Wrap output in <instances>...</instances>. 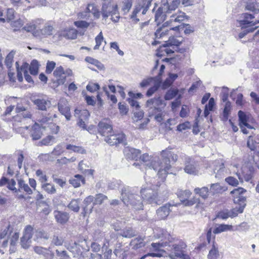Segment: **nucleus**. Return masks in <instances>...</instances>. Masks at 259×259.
<instances>
[{"mask_svg": "<svg viewBox=\"0 0 259 259\" xmlns=\"http://www.w3.org/2000/svg\"><path fill=\"white\" fill-rule=\"evenodd\" d=\"M170 0H161V5L155 13V21L158 23L168 19L162 27L158 28L155 32L156 39H163L168 35L170 30L178 31L181 28V25L175 26L168 29L165 25L172 26V23L181 22L187 19L186 14L181 11L175 12L180 4V0H173L169 3Z\"/></svg>", "mask_w": 259, "mask_h": 259, "instance_id": "1", "label": "nucleus"}, {"mask_svg": "<svg viewBox=\"0 0 259 259\" xmlns=\"http://www.w3.org/2000/svg\"><path fill=\"white\" fill-rule=\"evenodd\" d=\"M134 191V190H131L129 188H125L122 190L121 198L124 204L127 206L131 205L136 209H143L142 198L144 201L150 204H158L160 201L158 199L157 192L151 187L141 189V197L135 194Z\"/></svg>", "mask_w": 259, "mask_h": 259, "instance_id": "2", "label": "nucleus"}, {"mask_svg": "<svg viewBox=\"0 0 259 259\" xmlns=\"http://www.w3.org/2000/svg\"><path fill=\"white\" fill-rule=\"evenodd\" d=\"M161 232V234L156 233L158 238H164L167 240V255L170 259H181L184 255L187 254L186 243L181 240L176 239L164 229H158L156 230Z\"/></svg>", "mask_w": 259, "mask_h": 259, "instance_id": "3", "label": "nucleus"}, {"mask_svg": "<svg viewBox=\"0 0 259 259\" xmlns=\"http://www.w3.org/2000/svg\"><path fill=\"white\" fill-rule=\"evenodd\" d=\"M162 159L159 158L154 159L152 162V166L155 171H157V175L161 181H164L168 171L171 168L170 164V158L174 162L178 159V156L174 154L169 149H166L161 152Z\"/></svg>", "mask_w": 259, "mask_h": 259, "instance_id": "4", "label": "nucleus"}, {"mask_svg": "<svg viewBox=\"0 0 259 259\" xmlns=\"http://www.w3.org/2000/svg\"><path fill=\"white\" fill-rule=\"evenodd\" d=\"M166 106L164 101L159 97H155L147 101L146 107L150 117L154 116V119L159 122L163 121L164 116L163 109Z\"/></svg>", "mask_w": 259, "mask_h": 259, "instance_id": "5", "label": "nucleus"}, {"mask_svg": "<svg viewBox=\"0 0 259 259\" xmlns=\"http://www.w3.org/2000/svg\"><path fill=\"white\" fill-rule=\"evenodd\" d=\"M101 15L103 19L106 20L110 16L113 22H118L120 17L117 5L112 0H103Z\"/></svg>", "mask_w": 259, "mask_h": 259, "instance_id": "6", "label": "nucleus"}, {"mask_svg": "<svg viewBox=\"0 0 259 259\" xmlns=\"http://www.w3.org/2000/svg\"><path fill=\"white\" fill-rule=\"evenodd\" d=\"M181 41L174 36L169 37L168 40L160 46L157 50L156 55L161 57L165 55H170L173 54L176 49L180 45Z\"/></svg>", "mask_w": 259, "mask_h": 259, "instance_id": "7", "label": "nucleus"}, {"mask_svg": "<svg viewBox=\"0 0 259 259\" xmlns=\"http://www.w3.org/2000/svg\"><path fill=\"white\" fill-rule=\"evenodd\" d=\"M152 0H139L135 6L130 18L136 22L139 21L140 19L137 18V14L142 11V14L145 15L151 6Z\"/></svg>", "mask_w": 259, "mask_h": 259, "instance_id": "8", "label": "nucleus"}, {"mask_svg": "<svg viewBox=\"0 0 259 259\" xmlns=\"http://www.w3.org/2000/svg\"><path fill=\"white\" fill-rule=\"evenodd\" d=\"M246 191V190L244 188L239 187L234 189L231 192V194L233 197L234 202L240 205V210H239L240 212H243L246 205V198L244 196V194Z\"/></svg>", "mask_w": 259, "mask_h": 259, "instance_id": "9", "label": "nucleus"}, {"mask_svg": "<svg viewBox=\"0 0 259 259\" xmlns=\"http://www.w3.org/2000/svg\"><path fill=\"white\" fill-rule=\"evenodd\" d=\"M51 120V118H42L38 120L40 123V125L38 123L35 122L30 130V135L33 140H37L40 139L42 135V130L45 129L43 128L44 124H45L47 121Z\"/></svg>", "mask_w": 259, "mask_h": 259, "instance_id": "10", "label": "nucleus"}, {"mask_svg": "<svg viewBox=\"0 0 259 259\" xmlns=\"http://www.w3.org/2000/svg\"><path fill=\"white\" fill-rule=\"evenodd\" d=\"M254 16L245 13L241 14L240 19L238 20L237 25L241 28H253L252 26L259 23V20L254 21Z\"/></svg>", "mask_w": 259, "mask_h": 259, "instance_id": "11", "label": "nucleus"}, {"mask_svg": "<svg viewBox=\"0 0 259 259\" xmlns=\"http://www.w3.org/2000/svg\"><path fill=\"white\" fill-rule=\"evenodd\" d=\"M54 27L51 23H46L41 29L38 26V30L34 33V36L39 38H45L53 34Z\"/></svg>", "mask_w": 259, "mask_h": 259, "instance_id": "12", "label": "nucleus"}, {"mask_svg": "<svg viewBox=\"0 0 259 259\" xmlns=\"http://www.w3.org/2000/svg\"><path fill=\"white\" fill-rule=\"evenodd\" d=\"M33 228L27 226L25 229L23 237L21 238V245L23 248H28L30 245L32 236Z\"/></svg>", "mask_w": 259, "mask_h": 259, "instance_id": "13", "label": "nucleus"}, {"mask_svg": "<svg viewBox=\"0 0 259 259\" xmlns=\"http://www.w3.org/2000/svg\"><path fill=\"white\" fill-rule=\"evenodd\" d=\"M31 100L36 106V108L39 110H47V108L49 107L51 104V101L46 97H38L37 98L32 97Z\"/></svg>", "mask_w": 259, "mask_h": 259, "instance_id": "14", "label": "nucleus"}, {"mask_svg": "<svg viewBox=\"0 0 259 259\" xmlns=\"http://www.w3.org/2000/svg\"><path fill=\"white\" fill-rule=\"evenodd\" d=\"M58 108L60 112L65 116L66 119L67 120H70L71 117L70 107L65 98H62L60 99L58 104Z\"/></svg>", "mask_w": 259, "mask_h": 259, "instance_id": "15", "label": "nucleus"}, {"mask_svg": "<svg viewBox=\"0 0 259 259\" xmlns=\"http://www.w3.org/2000/svg\"><path fill=\"white\" fill-rule=\"evenodd\" d=\"M105 141L110 145H116L120 143H123L125 141L124 134L120 133L115 135H109L104 139Z\"/></svg>", "mask_w": 259, "mask_h": 259, "instance_id": "16", "label": "nucleus"}, {"mask_svg": "<svg viewBox=\"0 0 259 259\" xmlns=\"http://www.w3.org/2000/svg\"><path fill=\"white\" fill-rule=\"evenodd\" d=\"M184 170L189 174L196 175L198 173L199 168L197 163L191 158L188 157L186 159Z\"/></svg>", "mask_w": 259, "mask_h": 259, "instance_id": "17", "label": "nucleus"}, {"mask_svg": "<svg viewBox=\"0 0 259 259\" xmlns=\"http://www.w3.org/2000/svg\"><path fill=\"white\" fill-rule=\"evenodd\" d=\"M23 117L20 116H17L14 118V125L16 126L19 125V122L20 125H25L28 123H32L33 121L31 119V114L30 112L26 111L22 113Z\"/></svg>", "mask_w": 259, "mask_h": 259, "instance_id": "18", "label": "nucleus"}, {"mask_svg": "<svg viewBox=\"0 0 259 259\" xmlns=\"http://www.w3.org/2000/svg\"><path fill=\"white\" fill-rule=\"evenodd\" d=\"M176 206L177 204L174 203H166L164 205L159 207L156 211L158 218L159 220L165 219L169 215V212L171 211L170 207L171 206Z\"/></svg>", "mask_w": 259, "mask_h": 259, "instance_id": "19", "label": "nucleus"}, {"mask_svg": "<svg viewBox=\"0 0 259 259\" xmlns=\"http://www.w3.org/2000/svg\"><path fill=\"white\" fill-rule=\"evenodd\" d=\"M158 229H162L161 228L155 229V230H154V234L156 238L161 239L162 242H158V243H152L151 244L152 248H150V250H153V251H159L160 252H161V251H162V250H161L160 248L162 247L167 246L168 242H167V240L164 239V238L163 237V238H162V237L158 238L157 237L156 233H158V234H161V232H160L159 231H156V230H158Z\"/></svg>", "mask_w": 259, "mask_h": 259, "instance_id": "20", "label": "nucleus"}, {"mask_svg": "<svg viewBox=\"0 0 259 259\" xmlns=\"http://www.w3.org/2000/svg\"><path fill=\"white\" fill-rule=\"evenodd\" d=\"M112 127L109 122L100 121L98 124V132L103 136L106 137L112 133Z\"/></svg>", "mask_w": 259, "mask_h": 259, "instance_id": "21", "label": "nucleus"}, {"mask_svg": "<svg viewBox=\"0 0 259 259\" xmlns=\"http://www.w3.org/2000/svg\"><path fill=\"white\" fill-rule=\"evenodd\" d=\"M123 153L127 159L137 160L140 155V151L130 147H125Z\"/></svg>", "mask_w": 259, "mask_h": 259, "instance_id": "22", "label": "nucleus"}, {"mask_svg": "<svg viewBox=\"0 0 259 259\" xmlns=\"http://www.w3.org/2000/svg\"><path fill=\"white\" fill-rule=\"evenodd\" d=\"M235 174L238 177L241 183H243V180L245 181L248 182L252 179V175L250 171L248 170L247 168L243 167L241 169V171L238 170L235 172Z\"/></svg>", "mask_w": 259, "mask_h": 259, "instance_id": "23", "label": "nucleus"}, {"mask_svg": "<svg viewBox=\"0 0 259 259\" xmlns=\"http://www.w3.org/2000/svg\"><path fill=\"white\" fill-rule=\"evenodd\" d=\"M215 168L213 170L214 173L215 174V177L219 179L223 178L227 173L224 164L220 161H215L214 162Z\"/></svg>", "mask_w": 259, "mask_h": 259, "instance_id": "24", "label": "nucleus"}, {"mask_svg": "<svg viewBox=\"0 0 259 259\" xmlns=\"http://www.w3.org/2000/svg\"><path fill=\"white\" fill-rule=\"evenodd\" d=\"M54 215L56 221L61 224L66 223L69 218L67 212L58 210L54 211Z\"/></svg>", "mask_w": 259, "mask_h": 259, "instance_id": "25", "label": "nucleus"}, {"mask_svg": "<svg viewBox=\"0 0 259 259\" xmlns=\"http://www.w3.org/2000/svg\"><path fill=\"white\" fill-rule=\"evenodd\" d=\"M16 184V182L14 179L8 180L7 187L9 190L13 191L16 194L15 196L18 199H25V197L23 194L18 193V189H17L15 187Z\"/></svg>", "mask_w": 259, "mask_h": 259, "instance_id": "26", "label": "nucleus"}, {"mask_svg": "<svg viewBox=\"0 0 259 259\" xmlns=\"http://www.w3.org/2000/svg\"><path fill=\"white\" fill-rule=\"evenodd\" d=\"M18 184L19 186L18 193L23 191L28 195H31L33 193V190L25 182L24 180H18Z\"/></svg>", "mask_w": 259, "mask_h": 259, "instance_id": "27", "label": "nucleus"}, {"mask_svg": "<svg viewBox=\"0 0 259 259\" xmlns=\"http://www.w3.org/2000/svg\"><path fill=\"white\" fill-rule=\"evenodd\" d=\"M240 126H244L249 129H252L253 127L248 123V117L243 111L240 110L238 113Z\"/></svg>", "mask_w": 259, "mask_h": 259, "instance_id": "28", "label": "nucleus"}, {"mask_svg": "<svg viewBox=\"0 0 259 259\" xmlns=\"http://www.w3.org/2000/svg\"><path fill=\"white\" fill-rule=\"evenodd\" d=\"M45 118H51V120L47 121L45 123L46 125L44 124L43 128H45V130H50L53 134H57L60 130L59 126L52 122L53 118L51 116Z\"/></svg>", "mask_w": 259, "mask_h": 259, "instance_id": "29", "label": "nucleus"}, {"mask_svg": "<svg viewBox=\"0 0 259 259\" xmlns=\"http://www.w3.org/2000/svg\"><path fill=\"white\" fill-rule=\"evenodd\" d=\"M41 22H42V20H38L35 21V24H27L24 27H22V30H24L27 32H31L33 35H34V32L38 30V25L40 24Z\"/></svg>", "mask_w": 259, "mask_h": 259, "instance_id": "30", "label": "nucleus"}, {"mask_svg": "<svg viewBox=\"0 0 259 259\" xmlns=\"http://www.w3.org/2000/svg\"><path fill=\"white\" fill-rule=\"evenodd\" d=\"M145 237H138L134 239H133L131 242V245L132 246L133 248L137 249L144 247L146 243L144 241Z\"/></svg>", "mask_w": 259, "mask_h": 259, "instance_id": "31", "label": "nucleus"}, {"mask_svg": "<svg viewBox=\"0 0 259 259\" xmlns=\"http://www.w3.org/2000/svg\"><path fill=\"white\" fill-rule=\"evenodd\" d=\"M87 11L88 12L91 13L96 19H99L101 15V11H99L97 6L94 4H89Z\"/></svg>", "mask_w": 259, "mask_h": 259, "instance_id": "32", "label": "nucleus"}, {"mask_svg": "<svg viewBox=\"0 0 259 259\" xmlns=\"http://www.w3.org/2000/svg\"><path fill=\"white\" fill-rule=\"evenodd\" d=\"M85 180L84 178L80 175H76L73 178L70 179L69 183L74 188L78 187L80 186L81 183H84Z\"/></svg>", "mask_w": 259, "mask_h": 259, "instance_id": "33", "label": "nucleus"}, {"mask_svg": "<svg viewBox=\"0 0 259 259\" xmlns=\"http://www.w3.org/2000/svg\"><path fill=\"white\" fill-rule=\"evenodd\" d=\"M140 157L141 161L143 162V163H142L143 166L148 167L150 169H153V167L152 166V162L154 159L157 158V157L151 158L148 154L145 153Z\"/></svg>", "mask_w": 259, "mask_h": 259, "instance_id": "34", "label": "nucleus"}, {"mask_svg": "<svg viewBox=\"0 0 259 259\" xmlns=\"http://www.w3.org/2000/svg\"><path fill=\"white\" fill-rule=\"evenodd\" d=\"M77 32L75 29L69 28L64 30L61 35L68 39H74L77 37Z\"/></svg>", "mask_w": 259, "mask_h": 259, "instance_id": "35", "label": "nucleus"}, {"mask_svg": "<svg viewBox=\"0 0 259 259\" xmlns=\"http://www.w3.org/2000/svg\"><path fill=\"white\" fill-rule=\"evenodd\" d=\"M74 116L78 119L88 120L90 116V113L87 110H79L76 109L74 111Z\"/></svg>", "mask_w": 259, "mask_h": 259, "instance_id": "36", "label": "nucleus"}, {"mask_svg": "<svg viewBox=\"0 0 259 259\" xmlns=\"http://www.w3.org/2000/svg\"><path fill=\"white\" fill-rule=\"evenodd\" d=\"M94 197L91 195L88 196L84 199L83 202L85 204V206L83 207V211H84L85 213L91 212L93 206L89 208L88 206L90 205L92 202L94 203Z\"/></svg>", "mask_w": 259, "mask_h": 259, "instance_id": "37", "label": "nucleus"}, {"mask_svg": "<svg viewBox=\"0 0 259 259\" xmlns=\"http://www.w3.org/2000/svg\"><path fill=\"white\" fill-rule=\"evenodd\" d=\"M89 166L84 163L83 161H81L78 164V169L82 173L87 175H93L94 170L91 169H88Z\"/></svg>", "mask_w": 259, "mask_h": 259, "instance_id": "38", "label": "nucleus"}, {"mask_svg": "<svg viewBox=\"0 0 259 259\" xmlns=\"http://www.w3.org/2000/svg\"><path fill=\"white\" fill-rule=\"evenodd\" d=\"M233 227L232 225L221 224L216 227L213 230V233L215 234H219L223 232L232 231Z\"/></svg>", "mask_w": 259, "mask_h": 259, "instance_id": "39", "label": "nucleus"}, {"mask_svg": "<svg viewBox=\"0 0 259 259\" xmlns=\"http://www.w3.org/2000/svg\"><path fill=\"white\" fill-rule=\"evenodd\" d=\"M85 61L91 64L94 65L100 70H104L105 68L104 65L101 62L92 57H87L85 58Z\"/></svg>", "mask_w": 259, "mask_h": 259, "instance_id": "40", "label": "nucleus"}, {"mask_svg": "<svg viewBox=\"0 0 259 259\" xmlns=\"http://www.w3.org/2000/svg\"><path fill=\"white\" fill-rule=\"evenodd\" d=\"M41 188L43 190L50 194H53L56 192V189L55 186L50 183L46 182L44 184L41 185Z\"/></svg>", "mask_w": 259, "mask_h": 259, "instance_id": "41", "label": "nucleus"}, {"mask_svg": "<svg viewBox=\"0 0 259 259\" xmlns=\"http://www.w3.org/2000/svg\"><path fill=\"white\" fill-rule=\"evenodd\" d=\"M182 201L184 203V205L186 206H192L194 205V204L196 203L197 207H201V208H203L202 205L203 204H201L200 202V200L198 198H197L195 197H193L192 199L190 200H182Z\"/></svg>", "mask_w": 259, "mask_h": 259, "instance_id": "42", "label": "nucleus"}, {"mask_svg": "<svg viewBox=\"0 0 259 259\" xmlns=\"http://www.w3.org/2000/svg\"><path fill=\"white\" fill-rule=\"evenodd\" d=\"M257 7L258 4L256 3V1L250 0L249 2L247 3L246 9L257 14L259 13V9L257 8Z\"/></svg>", "mask_w": 259, "mask_h": 259, "instance_id": "43", "label": "nucleus"}, {"mask_svg": "<svg viewBox=\"0 0 259 259\" xmlns=\"http://www.w3.org/2000/svg\"><path fill=\"white\" fill-rule=\"evenodd\" d=\"M194 191L195 194H199L204 199H206L208 196V188L206 187H203L201 188H196Z\"/></svg>", "mask_w": 259, "mask_h": 259, "instance_id": "44", "label": "nucleus"}, {"mask_svg": "<svg viewBox=\"0 0 259 259\" xmlns=\"http://www.w3.org/2000/svg\"><path fill=\"white\" fill-rule=\"evenodd\" d=\"M15 54L16 51L12 50L7 55V56L6 57L5 61V65L9 69H10L12 66L13 63V58Z\"/></svg>", "mask_w": 259, "mask_h": 259, "instance_id": "45", "label": "nucleus"}, {"mask_svg": "<svg viewBox=\"0 0 259 259\" xmlns=\"http://www.w3.org/2000/svg\"><path fill=\"white\" fill-rule=\"evenodd\" d=\"M80 199H72L68 205V207L74 212H78L79 207Z\"/></svg>", "mask_w": 259, "mask_h": 259, "instance_id": "46", "label": "nucleus"}, {"mask_svg": "<svg viewBox=\"0 0 259 259\" xmlns=\"http://www.w3.org/2000/svg\"><path fill=\"white\" fill-rule=\"evenodd\" d=\"M161 84V81L160 80L154 81V83L153 84V86L150 88L147 91L146 96L147 97L152 96L155 92H156Z\"/></svg>", "mask_w": 259, "mask_h": 259, "instance_id": "47", "label": "nucleus"}, {"mask_svg": "<svg viewBox=\"0 0 259 259\" xmlns=\"http://www.w3.org/2000/svg\"><path fill=\"white\" fill-rule=\"evenodd\" d=\"M219 256L217 246L213 243L211 249L209 250L207 255L208 259H217Z\"/></svg>", "mask_w": 259, "mask_h": 259, "instance_id": "48", "label": "nucleus"}, {"mask_svg": "<svg viewBox=\"0 0 259 259\" xmlns=\"http://www.w3.org/2000/svg\"><path fill=\"white\" fill-rule=\"evenodd\" d=\"M36 176L38 177V180L40 183V185L46 183L48 181V177L40 169H38L35 172Z\"/></svg>", "mask_w": 259, "mask_h": 259, "instance_id": "49", "label": "nucleus"}, {"mask_svg": "<svg viewBox=\"0 0 259 259\" xmlns=\"http://www.w3.org/2000/svg\"><path fill=\"white\" fill-rule=\"evenodd\" d=\"M159 80L156 77H148L144 79L140 84L141 88H146L148 86L154 83V81H158Z\"/></svg>", "mask_w": 259, "mask_h": 259, "instance_id": "50", "label": "nucleus"}, {"mask_svg": "<svg viewBox=\"0 0 259 259\" xmlns=\"http://www.w3.org/2000/svg\"><path fill=\"white\" fill-rule=\"evenodd\" d=\"M66 149L68 150H71L72 152L83 154L85 153V150L82 147L77 146L75 145H73L71 144L67 145Z\"/></svg>", "mask_w": 259, "mask_h": 259, "instance_id": "51", "label": "nucleus"}, {"mask_svg": "<svg viewBox=\"0 0 259 259\" xmlns=\"http://www.w3.org/2000/svg\"><path fill=\"white\" fill-rule=\"evenodd\" d=\"M34 250L36 253L42 254L46 257H48L52 254L51 251L50 250L40 246L35 247Z\"/></svg>", "mask_w": 259, "mask_h": 259, "instance_id": "52", "label": "nucleus"}, {"mask_svg": "<svg viewBox=\"0 0 259 259\" xmlns=\"http://www.w3.org/2000/svg\"><path fill=\"white\" fill-rule=\"evenodd\" d=\"M38 63L36 60H33L31 62L29 66V71L32 75H36L38 70Z\"/></svg>", "mask_w": 259, "mask_h": 259, "instance_id": "53", "label": "nucleus"}, {"mask_svg": "<svg viewBox=\"0 0 259 259\" xmlns=\"http://www.w3.org/2000/svg\"><path fill=\"white\" fill-rule=\"evenodd\" d=\"M95 198V200L94 202V205L97 204H101L105 200H107V197L102 194L99 193L96 194Z\"/></svg>", "mask_w": 259, "mask_h": 259, "instance_id": "54", "label": "nucleus"}, {"mask_svg": "<svg viewBox=\"0 0 259 259\" xmlns=\"http://www.w3.org/2000/svg\"><path fill=\"white\" fill-rule=\"evenodd\" d=\"M231 109V104L229 101L226 102L223 111V120H227Z\"/></svg>", "mask_w": 259, "mask_h": 259, "instance_id": "55", "label": "nucleus"}, {"mask_svg": "<svg viewBox=\"0 0 259 259\" xmlns=\"http://www.w3.org/2000/svg\"><path fill=\"white\" fill-rule=\"evenodd\" d=\"M178 89H172L167 91L164 96L165 100H170L175 97L178 94Z\"/></svg>", "mask_w": 259, "mask_h": 259, "instance_id": "56", "label": "nucleus"}, {"mask_svg": "<svg viewBox=\"0 0 259 259\" xmlns=\"http://www.w3.org/2000/svg\"><path fill=\"white\" fill-rule=\"evenodd\" d=\"M177 195L181 198V200L182 201V200H186L189 198L191 195V192L188 190L184 191L180 190L178 192Z\"/></svg>", "mask_w": 259, "mask_h": 259, "instance_id": "57", "label": "nucleus"}, {"mask_svg": "<svg viewBox=\"0 0 259 259\" xmlns=\"http://www.w3.org/2000/svg\"><path fill=\"white\" fill-rule=\"evenodd\" d=\"M230 213L228 210L222 211L219 213L218 217L224 220L228 219L229 217L233 218L237 216V213L233 214Z\"/></svg>", "mask_w": 259, "mask_h": 259, "instance_id": "58", "label": "nucleus"}, {"mask_svg": "<svg viewBox=\"0 0 259 259\" xmlns=\"http://www.w3.org/2000/svg\"><path fill=\"white\" fill-rule=\"evenodd\" d=\"M119 234L125 238H131L135 235V232L132 229L128 228L122 231Z\"/></svg>", "mask_w": 259, "mask_h": 259, "instance_id": "59", "label": "nucleus"}, {"mask_svg": "<svg viewBox=\"0 0 259 259\" xmlns=\"http://www.w3.org/2000/svg\"><path fill=\"white\" fill-rule=\"evenodd\" d=\"M121 10L124 14L127 13L131 9L132 6V0H124Z\"/></svg>", "mask_w": 259, "mask_h": 259, "instance_id": "60", "label": "nucleus"}, {"mask_svg": "<svg viewBox=\"0 0 259 259\" xmlns=\"http://www.w3.org/2000/svg\"><path fill=\"white\" fill-rule=\"evenodd\" d=\"M16 66L17 68V71H20V72L23 73V74L27 73V69L29 67V64L27 63L24 62L21 66L19 67V64L18 62H16Z\"/></svg>", "mask_w": 259, "mask_h": 259, "instance_id": "61", "label": "nucleus"}, {"mask_svg": "<svg viewBox=\"0 0 259 259\" xmlns=\"http://www.w3.org/2000/svg\"><path fill=\"white\" fill-rule=\"evenodd\" d=\"M104 39L103 34L102 32H100L99 34L96 37L95 41H96V45L94 48V50H98L99 49V47L103 41Z\"/></svg>", "mask_w": 259, "mask_h": 259, "instance_id": "62", "label": "nucleus"}, {"mask_svg": "<svg viewBox=\"0 0 259 259\" xmlns=\"http://www.w3.org/2000/svg\"><path fill=\"white\" fill-rule=\"evenodd\" d=\"M11 25L14 28V31H17L20 30V28L23 25V22L21 19H19L12 22Z\"/></svg>", "mask_w": 259, "mask_h": 259, "instance_id": "63", "label": "nucleus"}, {"mask_svg": "<svg viewBox=\"0 0 259 259\" xmlns=\"http://www.w3.org/2000/svg\"><path fill=\"white\" fill-rule=\"evenodd\" d=\"M249 229V226L246 222H243L240 224L235 226V230L238 231H246Z\"/></svg>", "mask_w": 259, "mask_h": 259, "instance_id": "64", "label": "nucleus"}]
</instances>
